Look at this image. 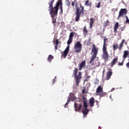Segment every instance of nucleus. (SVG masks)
I'll use <instances>...</instances> for the list:
<instances>
[{
	"mask_svg": "<svg viewBox=\"0 0 129 129\" xmlns=\"http://www.w3.org/2000/svg\"><path fill=\"white\" fill-rule=\"evenodd\" d=\"M55 0H51L49 3V9L52 11L54 15H58V11H59V7L61 14H63V3L62 0H58L55 4V6L53 7V4H54Z\"/></svg>",
	"mask_w": 129,
	"mask_h": 129,
	"instance_id": "1",
	"label": "nucleus"
},
{
	"mask_svg": "<svg viewBox=\"0 0 129 129\" xmlns=\"http://www.w3.org/2000/svg\"><path fill=\"white\" fill-rule=\"evenodd\" d=\"M85 11V10L84 9H80V8L78 7V4H76V17L75 18V21L76 22H79V20H80V17L81 15H84Z\"/></svg>",
	"mask_w": 129,
	"mask_h": 129,
	"instance_id": "2",
	"label": "nucleus"
},
{
	"mask_svg": "<svg viewBox=\"0 0 129 129\" xmlns=\"http://www.w3.org/2000/svg\"><path fill=\"white\" fill-rule=\"evenodd\" d=\"M97 54H98V49L96 48V46H95V44H93V47L92 48L91 55L92 56L90 58V60L89 62V64H91L94 60H95V58H96L97 56Z\"/></svg>",
	"mask_w": 129,
	"mask_h": 129,
	"instance_id": "3",
	"label": "nucleus"
},
{
	"mask_svg": "<svg viewBox=\"0 0 129 129\" xmlns=\"http://www.w3.org/2000/svg\"><path fill=\"white\" fill-rule=\"evenodd\" d=\"M78 72V69L75 68L73 71V75L76 79V86H79V83H80V80H81V72L79 73L78 75H77V73Z\"/></svg>",
	"mask_w": 129,
	"mask_h": 129,
	"instance_id": "4",
	"label": "nucleus"
},
{
	"mask_svg": "<svg viewBox=\"0 0 129 129\" xmlns=\"http://www.w3.org/2000/svg\"><path fill=\"white\" fill-rule=\"evenodd\" d=\"M83 102L84 104V108L82 110V112L83 113V115L84 117H86L87 116V114H88V112L89 110H88V105H87V99L84 96H83Z\"/></svg>",
	"mask_w": 129,
	"mask_h": 129,
	"instance_id": "5",
	"label": "nucleus"
},
{
	"mask_svg": "<svg viewBox=\"0 0 129 129\" xmlns=\"http://www.w3.org/2000/svg\"><path fill=\"white\" fill-rule=\"evenodd\" d=\"M74 48L75 53H80L82 51V44L80 41H78L75 44Z\"/></svg>",
	"mask_w": 129,
	"mask_h": 129,
	"instance_id": "6",
	"label": "nucleus"
},
{
	"mask_svg": "<svg viewBox=\"0 0 129 129\" xmlns=\"http://www.w3.org/2000/svg\"><path fill=\"white\" fill-rule=\"evenodd\" d=\"M96 95H99L101 96V97H103L105 95V94L103 93V88H102L101 86L99 85L98 86L96 91Z\"/></svg>",
	"mask_w": 129,
	"mask_h": 129,
	"instance_id": "7",
	"label": "nucleus"
},
{
	"mask_svg": "<svg viewBox=\"0 0 129 129\" xmlns=\"http://www.w3.org/2000/svg\"><path fill=\"white\" fill-rule=\"evenodd\" d=\"M103 53L102 55V58L105 60L106 62L108 61V58H109L108 52H107V48H103Z\"/></svg>",
	"mask_w": 129,
	"mask_h": 129,
	"instance_id": "8",
	"label": "nucleus"
},
{
	"mask_svg": "<svg viewBox=\"0 0 129 129\" xmlns=\"http://www.w3.org/2000/svg\"><path fill=\"white\" fill-rule=\"evenodd\" d=\"M126 14H127V10H126V9H121L120 10V11L119 12L118 19H119L120 17H122V18H123V16H125Z\"/></svg>",
	"mask_w": 129,
	"mask_h": 129,
	"instance_id": "9",
	"label": "nucleus"
},
{
	"mask_svg": "<svg viewBox=\"0 0 129 129\" xmlns=\"http://www.w3.org/2000/svg\"><path fill=\"white\" fill-rule=\"evenodd\" d=\"M48 11L49 12V14L52 18V23L54 25H55V24H56V18H55V16H57V14H54V12L52 11V10H50V9H48Z\"/></svg>",
	"mask_w": 129,
	"mask_h": 129,
	"instance_id": "10",
	"label": "nucleus"
},
{
	"mask_svg": "<svg viewBox=\"0 0 129 129\" xmlns=\"http://www.w3.org/2000/svg\"><path fill=\"white\" fill-rule=\"evenodd\" d=\"M108 72H107V75L106 76V80H109L110 79V77H111V75H112V70L111 69L108 68L107 69Z\"/></svg>",
	"mask_w": 129,
	"mask_h": 129,
	"instance_id": "11",
	"label": "nucleus"
},
{
	"mask_svg": "<svg viewBox=\"0 0 129 129\" xmlns=\"http://www.w3.org/2000/svg\"><path fill=\"white\" fill-rule=\"evenodd\" d=\"M74 107L75 111H79L82 108V104H78L77 103H75Z\"/></svg>",
	"mask_w": 129,
	"mask_h": 129,
	"instance_id": "12",
	"label": "nucleus"
},
{
	"mask_svg": "<svg viewBox=\"0 0 129 129\" xmlns=\"http://www.w3.org/2000/svg\"><path fill=\"white\" fill-rule=\"evenodd\" d=\"M69 49H70V46H68L63 52L62 55L64 58H66L67 57V55H68V53H69Z\"/></svg>",
	"mask_w": 129,
	"mask_h": 129,
	"instance_id": "13",
	"label": "nucleus"
},
{
	"mask_svg": "<svg viewBox=\"0 0 129 129\" xmlns=\"http://www.w3.org/2000/svg\"><path fill=\"white\" fill-rule=\"evenodd\" d=\"M95 99L93 97L91 98L89 101V104L91 107L94 106Z\"/></svg>",
	"mask_w": 129,
	"mask_h": 129,
	"instance_id": "14",
	"label": "nucleus"
},
{
	"mask_svg": "<svg viewBox=\"0 0 129 129\" xmlns=\"http://www.w3.org/2000/svg\"><path fill=\"white\" fill-rule=\"evenodd\" d=\"M86 63V61L85 60L81 62V63L79 64V70H82V69L85 67Z\"/></svg>",
	"mask_w": 129,
	"mask_h": 129,
	"instance_id": "15",
	"label": "nucleus"
},
{
	"mask_svg": "<svg viewBox=\"0 0 129 129\" xmlns=\"http://www.w3.org/2000/svg\"><path fill=\"white\" fill-rule=\"evenodd\" d=\"M83 35L84 37H86L87 35H88V30H87V28L86 26H84L83 29Z\"/></svg>",
	"mask_w": 129,
	"mask_h": 129,
	"instance_id": "16",
	"label": "nucleus"
},
{
	"mask_svg": "<svg viewBox=\"0 0 129 129\" xmlns=\"http://www.w3.org/2000/svg\"><path fill=\"white\" fill-rule=\"evenodd\" d=\"M119 26V23H118V22H116L113 28L114 33H117V29H118Z\"/></svg>",
	"mask_w": 129,
	"mask_h": 129,
	"instance_id": "17",
	"label": "nucleus"
},
{
	"mask_svg": "<svg viewBox=\"0 0 129 129\" xmlns=\"http://www.w3.org/2000/svg\"><path fill=\"white\" fill-rule=\"evenodd\" d=\"M118 60V57H116V58H115L113 59L112 60L111 62V67H113L114 64H115V63H116Z\"/></svg>",
	"mask_w": 129,
	"mask_h": 129,
	"instance_id": "18",
	"label": "nucleus"
},
{
	"mask_svg": "<svg viewBox=\"0 0 129 129\" xmlns=\"http://www.w3.org/2000/svg\"><path fill=\"white\" fill-rule=\"evenodd\" d=\"M94 23V19L91 18L90 19V23H89V26H90V29H92V27H93Z\"/></svg>",
	"mask_w": 129,
	"mask_h": 129,
	"instance_id": "19",
	"label": "nucleus"
},
{
	"mask_svg": "<svg viewBox=\"0 0 129 129\" xmlns=\"http://www.w3.org/2000/svg\"><path fill=\"white\" fill-rule=\"evenodd\" d=\"M107 40H108V38H106V36L104 37V39H103L104 42L103 45V48H107L106 47V46H107L106 41H107Z\"/></svg>",
	"mask_w": 129,
	"mask_h": 129,
	"instance_id": "20",
	"label": "nucleus"
},
{
	"mask_svg": "<svg viewBox=\"0 0 129 129\" xmlns=\"http://www.w3.org/2000/svg\"><path fill=\"white\" fill-rule=\"evenodd\" d=\"M128 54H129V52L128 50L124 51V54L123 55V61L125 60V58L127 57V56H128Z\"/></svg>",
	"mask_w": 129,
	"mask_h": 129,
	"instance_id": "21",
	"label": "nucleus"
},
{
	"mask_svg": "<svg viewBox=\"0 0 129 129\" xmlns=\"http://www.w3.org/2000/svg\"><path fill=\"white\" fill-rule=\"evenodd\" d=\"M53 59H54V56H53V55H52L51 54L48 55L47 60L49 63H51V62H52V60H53Z\"/></svg>",
	"mask_w": 129,
	"mask_h": 129,
	"instance_id": "22",
	"label": "nucleus"
},
{
	"mask_svg": "<svg viewBox=\"0 0 129 129\" xmlns=\"http://www.w3.org/2000/svg\"><path fill=\"white\" fill-rule=\"evenodd\" d=\"M124 42H125V40L124 39L122 40L121 43H120L119 50H121V49H122V47H123V44L124 43Z\"/></svg>",
	"mask_w": 129,
	"mask_h": 129,
	"instance_id": "23",
	"label": "nucleus"
},
{
	"mask_svg": "<svg viewBox=\"0 0 129 129\" xmlns=\"http://www.w3.org/2000/svg\"><path fill=\"white\" fill-rule=\"evenodd\" d=\"M112 48L113 50L115 51L117 49H118V44H117V43L113 44L112 46Z\"/></svg>",
	"mask_w": 129,
	"mask_h": 129,
	"instance_id": "24",
	"label": "nucleus"
},
{
	"mask_svg": "<svg viewBox=\"0 0 129 129\" xmlns=\"http://www.w3.org/2000/svg\"><path fill=\"white\" fill-rule=\"evenodd\" d=\"M71 4V3H70V1L66 0V6H67V7H69L68 10H70V7H69L70 6Z\"/></svg>",
	"mask_w": 129,
	"mask_h": 129,
	"instance_id": "25",
	"label": "nucleus"
},
{
	"mask_svg": "<svg viewBox=\"0 0 129 129\" xmlns=\"http://www.w3.org/2000/svg\"><path fill=\"white\" fill-rule=\"evenodd\" d=\"M74 35H75V32H71L70 34L69 38L73 39V37H74Z\"/></svg>",
	"mask_w": 129,
	"mask_h": 129,
	"instance_id": "26",
	"label": "nucleus"
},
{
	"mask_svg": "<svg viewBox=\"0 0 129 129\" xmlns=\"http://www.w3.org/2000/svg\"><path fill=\"white\" fill-rule=\"evenodd\" d=\"M73 41V39L72 38H69L68 41H67V44L68 46L70 45L72 43V41Z\"/></svg>",
	"mask_w": 129,
	"mask_h": 129,
	"instance_id": "27",
	"label": "nucleus"
},
{
	"mask_svg": "<svg viewBox=\"0 0 129 129\" xmlns=\"http://www.w3.org/2000/svg\"><path fill=\"white\" fill-rule=\"evenodd\" d=\"M76 5H77V3H76V1H73L71 3V6L73 7V8H74V7H76Z\"/></svg>",
	"mask_w": 129,
	"mask_h": 129,
	"instance_id": "28",
	"label": "nucleus"
},
{
	"mask_svg": "<svg viewBox=\"0 0 129 129\" xmlns=\"http://www.w3.org/2000/svg\"><path fill=\"white\" fill-rule=\"evenodd\" d=\"M109 23V21H108V20H107L104 23L103 25L104 27H106L107 25H108V23Z\"/></svg>",
	"mask_w": 129,
	"mask_h": 129,
	"instance_id": "29",
	"label": "nucleus"
},
{
	"mask_svg": "<svg viewBox=\"0 0 129 129\" xmlns=\"http://www.w3.org/2000/svg\"><path fill=\"white\" fill-rule=\"evenodd\" d=\"M89 0H87L85 2V6H87V7H89V6H90V4H89Z\"/></svg>",
	"mask_w": 129,
	"mask_h": 129,
	"instance_id": "30",
	"label": "nucleus"
},
{
	"mask_svg": "<svg viewBox=\"0 0 129 129\" xmlns=\"http://www.w3.org/2000/svg\"><path fill=\"white\" fill-rule=\"evenodd\" d=\"M125 18H126L125 23L126 24H129V19L127 16H125Z\"/></svg>",
	"mask_w": 129,
	"mask_h": 129,
	"instance_id": "31",
	"label": "nucleus"
},
{
	"mask_svg": "<svg viewBox=\"0 0 129 129\" xmlns=\"http://www.w3.org/2000/svg\"><path fill=\"white\" fill-rule=\"evenodd\" d=\"M124 60H123L121 62H119V63H118L119 66H122V65H123V62H124Z\"/></svg>",
	"mask_w": 129,
	"mask_h": 129,
	"instance_id": "32",
	"label": "nucleus"
},
{
	"mask_svg": "<svg viewBox=\"0 0 129 129\" xmlns=\"http://www.w3.org/2000/svg\"><path fill=\"white\" fill-rule=\"evenodd\" d=\"M100 5H101V3L100 2H99L98 3V5L96 7L98 8V9H99V8H100Z\"/></svg>",
	"mask_w": 129,
	"mask_h": 129,
	"instance_id": "33",
	"label": "nucleus"
},
{
	"mask_svg": "<svg viewBox=\"0 0 129 129\" xmlns=\"http://www.w3.org/2000/svg\"><path fill=\"white\" fill-rule=\"evenodd\" d=\"M55 45H59V40L56 39L55 40Z\"/></svg>",
	"mask_w": 129,
	"mask_h": 129,
	"instance_id": "34",
	"label": "nucleus"
},
{
	"mask_svg": "<svg viewBox=\"0 0 129 129\" xmlns=\"http://www.w3.org/2000/svg\"><path fill=\"white\" fill-rule=\"evenodd\" d=\"M54 49L55 50L58 49V45L55 44V45L54 46Z\"/></svg>",
	"mask_w": 129,
	"mask_h": 129,
	"instance_id": "35",
	"label": "nucleus"
},
{
	"mask_svg": "<svg viewBox=\"0 0 129 129\" xmlns=\"http://www.w3.org/2000/svg\"><path fill=\"white\" fill-rule=\"evenodd\" d=\"M80 8L81 9H84V6H83L81 4H80Z\"/></svg>",
	"mask_w": 129,
	"mask_h": 129,
	"instance_id": "36",
	"label": "nucleus"
},
{
	"mask_svg": "<svg viewBox=\"0 0 129 129\" xmlns=\"http://www.w3.org/2000/svg\"><path fill=\"white\" fill-rule=\"evenodd\" d=\"M126 66L127 68H129V62H128L126 64Z\"/></svg>",
	"mask_w": 129,
	"mask_h": 129,
	"instance_id": "37",
	"label": "nucleus"
},
{
	"mask_svg": "<svg viewBox=\"0 0 129 129\" xmlns=\"http://www.w3.org/2000/svg\"><path fill=\"white\" fill-rule=\"evenodd\" d=\"M82 93H83V94H85V89H83V90H82Z\"/></svg>",
	"mask_w": 129,
	"mask_h": 129,
	"instance_id": "38",
	"label": "nucleus"
},
{
	"mask_svg": "<svg viewBox=\"0 0 129 129\" xmlns=\"http://www.w3.org/2000/svg\"><path fill=\"white\" fill-rule=\"evenodd\" d=\"M124 27H121V31H124Z\"/></svg>",
	"mask_w": 129,
	"mask_h": 129,
	"instance_id": "39",
	"label": "nucleus"
},
{
	"mask_svg": "<svg viewBox=\"0 0 129 129\" xmlns=\"http://www.w3.org/2000/svg\"><path fill=\"white\" fill-rule=\"evenodd\" d=\"M67 102H68V103H69L70 102V99H68V100H67Z\"/></svg>",
	"mask_w": 129,
	"mask_h": 129,
	"instance_id": "40",
	"label": "nucleus"
},
{
	"mask_svg": "<svg viewBox=\"0 0 129 129\" xmlns=\"http://www.w3.org/2000/svg\"><path fill=\"white\" fill-rule=\"evenodd\" d=\"M69 103H68V102H67L66 104H65V107L66 106H67V105H68V104H69Z\"/></svg>",
	"mask_w": 129,
	"mask_h": 129,
	"instance_id": "41",
	"label": "nucleus"
},
{
	"mask_svg": "<svg viewBox=\"0 0 129 129\" xmlns=\"http://www.w3.org/2000/svg\"><path fill=\"white\" fill-rule=\"evenodd\" d=\"M105 72V70H104L103 71V75H104V72Z\"/></svg>",
	"mask_w": 129,
	"mask_h": 129,
	"instance_id": "42",
	"label": "nucleus"
},
{
	"mask_svg": "<svg viewBox=\"0 0 129 129\" xmlns=\"http://www.w3.org/2000/svg\"><path fill=\"white\" fill-rule=\"evenodd\" d=\"M87 79H88V78H90V76H88V77H87Z\"/></svg>",
	"mask_w": 129,
	"mask_h": 129,
	"instance_id": "43",
	"label": "nucleus"
},
{
	"mask_svg": "<svg viewBox=\"0 0 129 129\" xmlns=\"http://www.w3.org/2000/svg\"><path fill=\"white\" fill-rule=\"evenodd\" d=\"M91 41V39H90L89 40V41Z\"/></svg>",
	"mask_w": 129,
	"mask_h": 129,
	"instance_id": "44",
	"label": "nucleus"
},
{
	"mask_svg": "<svg viewBox=\"0 0 129 129\" xmlns=\"http://www.w3.org/2000/svg\"><path fill=\"white\" fill-rule=\"evenodd\" d=\"M53 82L54 83V81H55V79H53Z\"/></svg>",
	"mask_w": 129,
	"mask_h": 129,
	"instance_id": "45",
	"label": "nucleus"
},
{
	"mask_svg": "<svg viewBox=\"0 0 129 129\" xmlns=\"http://www.w3.org/2000/svg\"><path fill=\"white\" fill-rule=\"evenodd\" d=\"M74 2H77V0H74Z\"/></svg>",
	"mask_w": 129,
	"mask_h": 129,
	"instance_id": "46",
	"label": "nucleus"
}]
</instances>
